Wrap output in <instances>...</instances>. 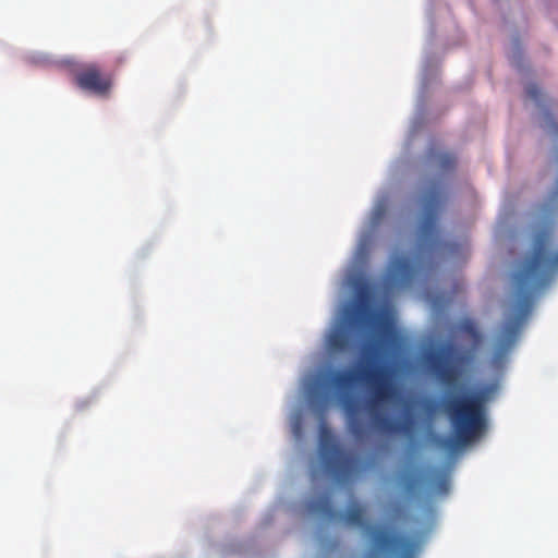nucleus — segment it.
<instances>
[{"label":"nucleus","mask_w":558,"mask_h":558,"mask_svg":"<svg viewBox=\"0 0 558 558\" xmlns=\"http://www.w3.org/2000/svg\"><path fill=\"white\" fill-rule=\"evenodd\" d=\"M364 384L369 398L365 409L372 418L373 426L384 433L409 432L413 426V418L407 417L403 422L395 423L380 412V408L390 401L395 395V387L390 380L389 372L385 366H361L357 371H338L331 373L326 380L328 387L335 388L350 415V430L356 439L366 435V428L356 416L357 407L349 396L350 388L355 384Z\"/></svg>","instance_id":"obj_2"},{"label":"nucleus","mask_w":558,"mask_h":558,"mask_svg":"<svg viewBox=\"0 0 558 558\" xmlns=\"http://www.w3.org/2000/svg\"><path fill=\"white\" fill-rule=\"evenodd\" d=\"M454 351V344L446 343L438 351L430 352L426 357L428 369L446 387L454 386L461 375L458 365L449 363V357Z\"/></svg>","instance_id":"obj_8"},{"label":"nucleus","mask_w":558,"mask_h":558,"mask_svg":"<svg viewBox=\"0 0 558 558\" xmlns=\"http://www.w3.org/2000/svg\"><path fill=\"white\" fill-rule=\"evenodd\" d=\"M387 213V201L383 199L376 204L372 213V225L377 226L381 222Z\"/></svg>","instance_id":"obj_15"},{"label":"nucleus","mask_w":558,"mask_h":558,"mask_svg":"<svg viewBox=\"0 0 558 558\" xmlns=\"http://www.w3.org/2000/svg\"><path fill=\"white\" fill-rule=\"evenodd\" d=\"M360 250H361V251L366 250V244H365V243H364V244H361V245H360Z\"/></svg>","instance_id":"obj_21"},{"label":"nucleus","mask_w":558,"mask_h":558,"mask_svg":"<svg viewBox=\"0 0 558 558\" xmlns=\"http://www.w3.org/2000/svg\"><path fill=\"white\" fill-rule=\"evenodd\" d=\"M319 449L326 469L338 482L344 483L360 471L359 458L343 450L325 425L319 430Z\"/></svg>","instance_id":"obj_5"},{"label":"nucleus","mask_w":558,"mask_h":558,"mask_svg":"<svg viewBox=\"0 0 558 558\" xmlns=\"http://www.w3.org/2000/svg\"><path fill=\"white\" fill-rule=\"evenodd\" d=\"M307 510L328 521L341 520L349 525L353 526H365L366 523V510L363 506L353 501L345 513L338 512L331 502V498L328 493H323L316 496H313L307 501Z\"/></svg>","instance_id":"obj_7"},{"label":"nucleus","mask_w":558,"mask_h":558,"mask_svg":"<svg viewBox=\"0 0 558 558\" xmlns=\"http://www.w3.org/2000/svg\"><path fill=\"white\" fill-rule=\"evenodd\" d=\"M380 339L375 343L367 344L365 348L366 353L373 357L377 354L379 348L388 344H393L397 340V333L393 327L388 322H381L379 324Z\"/></svg>","instance_id":"obj_11"},{"label":"nucleus","mask_w":558,"mask_h":558,"mask_svg":"<svg viewBox=\"0 0 558 558\" xmlns=\"http://www.w3.org/2000/svg\"><path fill=\"white\" fill-rule=\"evenodd\" d=\"M449 489V480L448 477L445 475L442 476L439 482H438V490L440 493H447Z\"/></svg>","instance_id":"obj_19"},{"label":"nucleus","mask_w":558,"mask_h":558,"mask_svg":"<svg viewBox=\"0 0 558 558\" xmlns=\"http://www.w3.org/2000/svg\"><path fill=\"white\" fill-rule=\"evenodd\" d=\"M371 315L369 308L366 305H359L352 314V319L356 322L366 320Z\"/></svg>","instance_id":"obj_18"},{"label":"nucleus","mask_w":558,"mask_h":558,"mask_svg":"<svg viewBox=\"0 0 558 558\" xmlns=\"http://www.w3.org/2000/svg\"><path fill=\"white\" fill-rule=\"evenodd\" d=\"M543 128L550 134L558 136V124L548 110H544Z\"/></svg>","instance_id":"obj_17"},{"label":"nucleus","mask_w":558,"mask_h":558,"mask_svg":"<svg viewBox=\"0 0 558 558\" xmlns=\"http://www.w3.org/2000/svg\"><path fill=\"white\" fill-rule=\"evenodd\" d=\"M421 480L415 475L405 478L404 490L408 495H415L420 490Z\"/></svg>","instance_id":"obj_16"},{"label":"nucleus","mask_w":558,"mask_h":558,"mask_svg":"<svg viewBox=\"0 0 558 558\" xmlns=\"http://www.w3.org/2000/svg\"><path fill=\"white\" fill-rule=\"evenodd\" d=\"M527 97L533 100L538 107L545 108L544 94L536 84H530L525 88Z\"/></svg>","instance_id":"obj_13"},{"label":"nucleus","mask_w":558,"mask_h":558,"mask_svg":"<svg viewBox=\"0 0 558 558\" xmlns=\"http://www.w3.org/2000/svg\"><path fill=\"white\" fill-rule=\"evenodd\" d=\"M486 402L485 390L445 399L441 408L450 421L454 440L440 439V445L451 449L454 444L465 446L481 437L487 427Z\"/></svg>","instance_id":"obj_4"},{"label":"nucleus","mask_w":558,"mask_h":558,"mask_svg":"<svg viewBox=\"0 0 558 558\" xmlns=\"http://www.w3.org/2000/svg\"><path fill=\"white\" fill-rule=\"evenodd\" d=\"M427 160L430 165L436 166L442 173H450L456 167V157L449 153H440L430 149L427 154Z\"/></svg>","instance_id":"obj_12"},{"label":"nucleus","mask_w":558,"mask_h":558,"mask_svg":"<svg viewBox=\"0 0 558 558\" xmlns=\"http://www.w3.org/2000/svg\"><path fill=\"white\" fill-rule=\"evenodd\" d=\"M327 347L332 353H341L348 350L350 345V333L344 324L332 328L327 336Z\"/></svg>","instance_id":"obj_10"},{"label":"nucleus","mask_w":558,"mask_h":558,"mask_svg":"<svg viewBox=\"0 0 558 558\" xmlns=\"http://www.w3.org/2000/svg\"><path fill=\"white\" fill-rule=\"evenodd\" d=\"M417 544L410 537L372 529V558H415Z\"/></svg>","instance_id":"obj_6"},{"label":"nucleus","mask_w":558,"mask_h":558,"mask_svg":"<svg viewBox=\"0 0 558 558\" xmlns=\"http://www.w3.org/2000/svg\"><path fill=\"white\" fill-rule=\"evenodd\" d=\"M553 223L537 227L527 251L515 263L510 279V305L494 348L492 364L504 365L519 339L534 298L558 276V247Z\"/></svg>","instance_id":"obj_1"},{"label":"nucleus","mask_w":558,"mask_h":558,"mask_svg":"<svg viewBox=\"0 0 558 558\" xmlns=\"http://www.w3.org/2000/svg\"><path fill=\"white\" fill-rule=\"evenodd\" d=\"M457 362H458V363H461V362H462V357H459V359L457 360Z\"/></svg>","instance_id":"obj_22"},{"label":"nucleus","mask_w":558,"mask_h":558,"mask_svg":"<svg viewBox=\"0 0 558 558\" xmlns=\"http://www.w3.org/2000/svg\"><path fill=\"white\" fill-rule=\"evenodd\" d=\"M459 328L463 333L470 336L475 342H478L482 338L475 323L471 319H464L460 324Z\"/></svg>","instance_id":"obj_14"},{"label":"nucleus","mask_w":558,"mask_h":558,"mask_svg":"<svg viewBox=\"0 0 558 558\" xmlns=\"http://www.w3.org/2000/svg\"><path fill=\"white\" fill-rule=\"evenodd\" d=\"M446 193L439 181L430 180L424 186L421 195L423 217L417 228V257H395L389 266L388 284L402 288L411 284L424 269V258H433L445 253L453 254L459 245L441 239L438 229V213L446 202Z\"/></svg>","instance_id":"obj_3"},{"label":"nucleus","mask_w":558,"mask_h":558,"mask_svg":"<svg viewBox=\"0 0 558 558\" xmlns=\"http://www.w3.org/2000/svg\"><path fill=\"white\" fill-rule=\"evenodd\" d=\"M542 216H546L548 211H550L549 205H544L541 209Z\"/></svg>","instance_id":"obj_20"},{"label":"nucleus","mask_w":558,"mask_h":558,"mask_svg":"<svg viewBox=\"0 0 558 558\" xmlns=\"http://www.w3.org/2000/svg\"><path fill=\"white\" fill-rule=\"evenodd\" d=\"M75 83L83 90L97 96H107L112 86V78L110 74L102 73L97 64L90 63L77 71Z\"/></svg>","instance_id":"obj_9"}]
</instances>
